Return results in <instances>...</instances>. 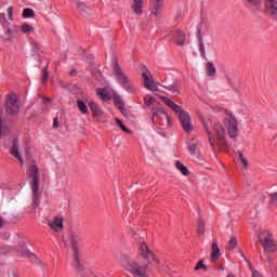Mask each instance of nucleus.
Instances as JSON below:
<instances>
[{"mask_svg": "<svg viewBox=\"0 0 277 277\" xmlns=\"http://www.w3.org/2000/svg\"><path fill=\"white\" fill-rule=\"evenodd\" d=\"M138 254L143 262L133 259L129 255H123L119 261L122 269L133 277H149L150 274V262L155 261V253L148 249L146 242H141L138 247Z\"/></svg>", "mask_w": 277, "mask_h": 277, "instance_id": "f257e3e1", "label": "nucleus"}, {"mask_svg": "<svg viewBox=\"0 0 277 277\" xmlns=\"http://www.w3.org/2000/svg\"><path fill=\"white\" fill-rule=\"evenodd\" d=\"M31 192L32 200L35 207L40 206V168L36 164V161L32 160V163L28 167L27 170Z\"/></svg>", "mask_w": 277, "mask_h": 277, "instance_id": "f03ea898", "label": "nucleus"}, {"mask_svg": "<svg viewBox=\"0 0 277 277\" xmlns=\"http://www.w3.org/2000/svg\"><path fill=\"white\" fill-rule=\"evenodd\" d=\"M4 109L10 116H16L21 111V102L16 93L12 92L5 96Z\"/></svg>", "mask_w": 277, "mask_h": 277, "instance_id": "7ed1b4c3", "label": "nucleus"}, {"mask_svg": "<svg viewBox=\"0 0 277 277\" xmlns=\"http://www.w3.org/2000/svg\"><path fill=\"white\" fill-rule=\"evenodd\" d=\"M260 243H262L265 252L274 253L277 250V241L274 239V235L267 230L260 235Z\"/></svg>", "mask_w": 277, "mask_h": 277, "instance_id": "20e7f679", "label": "nucleus"}, {"mask_svg": "<svg viewBox=\"0 0 277 277\" xmlns=\"http://www.w3.org/2000/svg\"><path fill=\"white\" fill-rule=\"evenodd\" d=\"M115 77L117 81H119L121 85H123L127 92H129L130 94H135V92H137V88L135 87V84H133V82H131V79H129V77H127L124 72L115 71Z\"/></svg>", "mask_w": 277, "mask_h": 277, "instance_id": "39448f33", "label": "nucleus"}, {"mask_svg": "<svg viewBox=\"0 0 277 277\" xmlns=\"http://www.w3.org/2000/svg\"><path fill=\"white\" fill-rule=\"evenodd\" d=\"M214 132L217 140L216 145L223 149L228 148V143H226V130H224V126H222L220 121L214 123Z\"/></svg>", "mask_w": 277, "mask_h": 277, "instance_id": "423d86ee", "label": "nucleus"}, {"mask_svg": "<svg viewBox=\"0 0 277 277\" xmlns=\"http://www.w3.org/2000/svg\"><path fill=\"white\" fill-rule=\"evenodd\" d=\"M142 77L146 90H149L150 92H157L159 90V88L157 87V82L155 81V78L153 77V74H150V71H144L142 74Z\"/></svg>", "mask_w": 277, "mask_h": 277, "instance_id": "0eeeda50", "label": "nucleus"}, {"mask_svg": "<svg viewBox=\"0 0 277 277\" xmlns=\"http://www.w3.org/2000/svg\"><path fill=\"white\" fill-rule=\"evenodd\" d=\"M227 131L229 137L233 140H235V137H239V122H237V119L233 116H229L227 119Z\"/></svg>", "mask_w": 277, "mask_h": 277, "instance_id": "6e6552de", "label": "nucleus"}, {"mask_svg": "<svg viewBox=\"0 0 277 277\" xmlns=\"http://www.w3.org/2000/svg\"><path fill=\"white\" fill-rule=\"evenodd\" d=\"M179 120L182 124L183 131H185V133H192L194 128L192 127V116H189V113L182 111L180 114Z\"/></svg>", "mask_w": 277, "mask_h": 277, "instance_id": "1a4fd4ad", "label": "nucleus"}, {"mask_svg": "<svg viewBox=\"0 0 277 277\" xmlns=\"http://www.w3.org/2000/svg\"><path fill=\"white\" fill-rule=\"evenodd\" d=\"M158 98H160V101H162V103H164V105H167L168 107H170V109H172L173 111H175V114L177 115V117H181V114H183V107H181L180 105L175 104L172 98L163 96V95H159Z\"/></svg>", "mask_w": 277, "mask_h": 277, "instance_id": "9d476101", "label": "nucleus"}, {"mask_svg": "<svg viewBox=\"0 0 277 277\" xmlns=\"http://www.w3.org/2000/svg\"><path fill=\"white\" fill-rule=\"evenodd\" d=\"M151 113L153 116L151 117V122L155 123V116H159V118H161L162 120L164 119L167 121V127H169V129L172 127V119L170 118V116L168 115V113H166V110L161 109V108H151Z\"/></svg>", "mask_w": 277, "mask_h": 277, "instance_id": "9b49d317", "label": "nucleus"}, {"mask_svg": "<svg viewBox=\"0 0 277 277\" xmlns=\"http://www.w3.org/2000/svg\"><path fill=\"white\" fill-rule=\"evenodd\" d=\"M0 23L2 24V27H4V29L6 28V31H4V35H0V38L4 41L12 40V29L8 27V21L5 19L4 13L0 14Z\"/></svg>", "mask_w": 277, "mask_h": 277, "instance_id": "f8f14e48", "label": "nucleus"}, {"mask_svg": "<svg viewBox=\"0 0 277 277\" xmlns=\"http://www.w3.org/2000/svg\"><path fill=\"white\" fill-rule=\"evenodd\" d=\"M48 226H50L54 233H61V230H64V220L55 216L52 221L48 222Z\"/></svg>", "mask_w": 277, "mask_h": 277, "instance_id": "ddd939ff", "label": "nucleus"}, {"mask_svg": "<svg viewBox=\"0 0 277 277\" xmlns=\"http://www.w3.org/2000/svg\"><path fill=\"white\" fill-rule=\"evenodd\" d=\"M69 241L71 243L72 252L75 254V261L79 264V238L75 234L69 235Z\"/></svg>", "mask_w": 277, "mask_h": 277, "instance_id": "4468645a", "label": "nucleus"}, {"mask_svg": "<svg viewBox=\"0 0 277 277\" xmlns=\"http://www.w3.org/2000/svg\"><path fill=\"white\" fill-rule=\"evenodd\" d=\"M164 0H153L151 2V16H159L161 14V11L163 10Z\"/></svg>", "mask_w": 277, "mask_h": 277, "instance_id": "2eb2a0df", "label": "nucleus"}, {"mask_svg": "<svg viewBox=\"0 0 277 277\" xmlns=\"http://www.w3.org/2000/svg\"><path fill=\"white\" fill-rule=\"evenodd\" d=\"M10 153L13 157L18 159L21 166L25 164V161L23 160V156L21 155V151L18 150V140L14 138L12 147L10 149Z\"/></svg>", "mask_w": 277, "mask_h": 277, "instance_id": "dca6fc26", "label": "nucleus"}, {"mask_svg": "<svg viewBox=\"0 0 277 277\" xmlns=\"http://www.w3.org/2000/svg\"><path fill=\"white\" fill-rule=\"evenodd\" d=\"M265 8L268 14L277 21V0H265Z\"/></svg>", "mask_w": 277, "mask_h": 277, "instance_id": "f3484780", "label": "nucleus"}, {"mask_svg": "<svg viewBox=\"0 0 277 277\" xmlns=\"http://www.w3.org/2000/svg\"><path fill=\"white\" fill-rule=\"evenodd\" d=\"M173 40L177 43L179 47H183V44H185L187 41V37L185 36V32L176 30L173 32Z\"/></svg>", "mask_w": 277, "mask_h": 277, "instance_id": "a211bd4d", "label": "nucleus"}, {"mask_svg": "<svg viewBox=\"0 0 277 277\" xmlns=\"http://www.w3.org/2000/svg\"><path fill=\"white\" fill-rule=\"evenodd\" d=\"M74 3H76L77 10L83 14V16H90V8L85 4V2L74 0Z\"/></svg>", "mask_w": 277, "mask_h": 277, "instance_id": "6ab92c4d", "label": "nucleus"}, {"mask_svg": "<svg viewBox=\"0 0 277 277\" xmlns=\"http://www.w3.org/2000/svg\"><path fill=\"white\" fill-rule=\"evenodd\" d=\"M221 252H220V247L217 246V240H213L212 241V253H211V261L212 263H215V261H217V259H220L221 256Z\"/></svg>", "mask_w": 277, "mask_h": 277, "instance_id": "aec40b11", "label": "nucleus"}, {"mask_svg": "<svg viewBox=\"0 0 277 277\" xmlns=\"http://www.w3.org/2000/svg\"><path fill=\"white\" fill-rule=\"evenodd\" d=\"M142 8H144V0H134L133 1L132 10H133L134 14H136L137 16H142V14H143Z\"/></svg>", "mask_w": 277, "mask_h": 277, "instance_id": "412c9836", "label": "nucleus"}, {"mask_svg": "<svg viewBox=\"0 0 277 277\" xmlns=\"http://www.w3.org/2000/svg\"><path fill=\"white\" fill-rule=\"evenodd\" d=\"M203 128L208 134V142L210 143L212 150H215V137H213V133L211 132V129H209V124L203 123Z\"/></svg>", "mask_w": 277, "mask_h": 277, "instance_id": "4be33fe9", "label": "nucleus"}, {"mask_svg": "<svg viewBox=\"0 0 277 277\" xmlns=\"http://www.w3.org/2000/svg\"><path fill=\"white\" fill-rule=\"evenodd\" d=\"M5 135H10V127L0 118V137H5Z\"/></svg>", "mask_w": 277, "mask_h": 277, "instance_id": "5701e85b", "label": "nucleus"}, {"mask_svg": "<svg viewBox=\"0 0 277 277\" xmlns=\"http://www.w3.org/2000/svg\"><path fill=\"white\" fill-rule=\"evenodd\" d=\"M97 96L102 98V101H111V93L107 89H97Z\"/></svg>", "mask_w": 277, "mask_h": 277, "instance_id": "b1692460", "label": "nucleus"}, {"mask_svg": "<svg viewBox=\"0 0 277 277\" xmlns=\"http://www.w3.org/2000/svg\"><path fill=\"white\" fill-rule=\"evenodd\" d=\"M175 167H176V170H179V172L183 174V176H187V174H189V170L181 161L177 160L175 162Z\"/></svg>", "mask_w": 277, "mask_h": 277, "instance_id": "393cba45", "label": "nucleus"}, {"mask_svg": "<svg viewBox=\"0 0 277 277\" xmlns=\"http://www.w3.org/2000/svg\"><path fill=\"white\" fill-rule=\"evenodd\" d=\"M198 49L201 57H205L207 55V52L205 50V42L202 41L201 36H198Z\"/></svg>", "mask_w": 277, "mask_h": 277, "instance_id": "a878e982", "label": "nucleus"}, {"mask_svg": "<svg viewBox=\"0 0 277 277\" xmlns=\"http://www.w3.org/2000/svg\"><path fill=\"white\" fill-rule=\"evenodd\" d=\"M89 107L93 116H98V114H101V110L98 109V105L96 104V102L94 101L89 102Z\"/></svg>", "mask_w": 277, "mask_h": 277, "instance_id": "bb28decb", "label": "nucleus"}, {"mask_svg": "<svg viewBox=\"0 0 277 277\" xmlns=\"http://www.w3.org/2000/svg\"><path fill=\"white\" fill-rule=\"evenodd\" d=\"M77 105L81 114H90V110H88V105H85L83 101L78 100Z\"/></svg>", "mask_w": 277, "mask_h": 277, "instance_id": "cd10ccee", "label": "nucleus"}, {"mask_svg": "<svg viewBox=\"0 0 277 277\" xmlns=\"http://www.w3.org/2000/svg\"><path fill=\"white\" fill-rule=\"evenodd\" d=\"M237 237H232L226 246V250H235L237 248Z\"/></svg>", "mask_w": 277, "mask_h": 277, "instance_id": "c85d7f7f", "label": "nucleus"}, {"mask_svg": "<svg viewBox=\"0 0 277 277\" xmlns=\"http://www.w3.org/2000/svg\"><path fill=\"white\" fill-rule=\"evenodd\" d=\"M268 205L269 209H272L273 207H277V192L269 195Z\"/></svg>", "mask_w": 277, "mask_h": 277, "instance_id": "c756f323", "label": "nucleus"}, {"mask_svg": "<svg viewBox=\"0 0 277 277\" xmlns=\"http://www.w3.org/2000/svg\"><path fill=\"white\" fill-rule=\"evenodd\" d=\"M23 16L24 18H34V16H36V14L34 13V9H29V8L24 9Z\"/></svg>", "mask_w": 277, "mask_h": 277, "instance_id": "7c9ffc66", "label": "nucleus"}, {"mask_svg": "<svg viewBox=\"0 0 277 277\" xmlns=\"http://www.w3.org/2000/svg\"><path fill=\"white\" fill-rule=\"evenodd\" d=\"M188 150H189L190 155H198V144H196V143L189 144Z\"/></svg>", "mask_w": 277, "mask_h": 277, "instance_id": "2f4dec72", "label": "nucleus"}, {"mask_svg": "<svg viewBox=\"0 0 277 277\" xmlns=\"http://www.w3.org/2000/svg\"><path fill=\"white\" fill-rule=\"evenodd\" d=\"M22 31L23 34H31V31H34V26L24 24L22 25Z\"/></svg>", "mask_w": 277, "mask_h": 277, "instance_id": "473e14b6", "label": "nucleus"}, {"mask_svg": "<svg viewBox=\"0 0 277 277\" xmlns=\"http://www.w3.org/2000/svg\"><path fill=\"white\" fill-rule=\"evenodd\" d=\"M153 103H155V97H153L151 95H146L144 97V104L147 106V107H150V105H153Z\"/></svg>", "mask_w": 277, "mask_h": 277, "instance_id": "72a5a7b5", "label": "nucleus"}, {"mask_svg": "<svg viewBox=\"0 0 277 277\" xmlns=\"http://www.w3.org/2000/svg\"><path fill=\"white\" fill-rule=\"evenodd\" d=\"M164 88H166V90H169V92H173L175 94H179L181 92V90H179V85H176V84H171V85H168Z\"/></svg>", "mask_w": 277, "mask_h": 277, "instance_id": "f704fd0d", "label": "nucleus"}, {"mask_svg": "<svg viewBox=\"0 0 277 277\" xmlns=\"http://www.w3.org/2000/svg\"><path fill=\"white\" fill-rule=\"evenodd\" d=\"M238 155H239V159H240L243 168H248V166H249L248 159H246V157H243V151L239 150Z\"/></svg>", "mask_w": 277, "mask_h": 277, "instance_id": "c9c22d12", "label": "nucleus"}, {"mask_svg": "<svg viewBox=\"0 0 277 277\" xmlns=\"http://www.w3.org/2000/svg\"><path fill=\"white\" fill-rule=\"evenodd\" d=\"M116 122L120 127V129L124 131V133H131V130H129V128H127L126 124L122 123V120L116 119Z\"/></svg>", "mask_w": 277, "mask_h": 277, "instance_id": "e433bc0d", "label": "nucleus"}, {"mask_svg": "<svg viewBox=\"0 0 277 277\" xmlns=\"http://www.w3.org/2000/svg\"><path fill=\"white\" fill-rule=\"evenodd\" d=\"M198 269H203V272H207V265H205V261L203 260H200L196 267H195V271L198 272Z\"/></svg>", "mask_w": 277, "mask_h": 277, "instance_id": "4c0bfd02", "label": "nucleus"}, {"mask_svg": "<svg viewBox=\"0 0 277 277\" xmlns=\"http://www.w3.org/2000/svg\"><path fill=\"white\" fill-rule=\"evenodd\" d=\"M197 233L199 235H205V222L198 221Z\"/></svg>", "mask_w": 277, "mask_h": 277, "instance_id": "58836bf2", "label": "nucleus"}, {"mask_svg": "<svg viewBox=\"0 0 277 277\" xmlns=\"http://www.w3.org/2000/svg\"><path fill=\"white\" fill-rule=\"evenodd\" d=\"M34 57H42V52L40 51V47H38V44H35L34 49Z\"/></svg>", "mask_w": 277, "mask_h": 277, "instance_id": "ea45409f", "label": "nucleus"}, {"mask_svg": "<svg viewBox=\"0 0 277 277\" xmlns=\"http://www.w3.org/2000/svg\"><path fill=\"white\" fill-rule=\"evenodd\" d=\"M232 83L234 90H236V92H241V82H239V80H235V82H230Z\"/></svg>", "mask_w": 277, "mask_h": 277, "instance_id": "a19ab883", "label": "nucleus"}, {"mask_svg": "<svg viewBox=\"0 0 277 277\" xmlns=\"http://www.w3.org/2000/svg\"><path fill=\"white\" fill-rule=\"evenodd\" d=\"M23 256H29V259H35V263H40V260H38V258H36V255L29 253V251L25 250L23 251Z\"/></svg>", "mask_w": 277, "mask_h": 277, "instance_id": "79ce46f5", "label": "nucleus"}, {"mask_svg": "<svg viewBox=\"0 0 277 277\" xmlns=\"http://www.w3.org/2000/svg\"><path fill=\"white\" fill-rule=\"evenodd\" d=\"M268 265H269L271 272H274V269H277L276 261H274V259L272 258H268Z\"/></svg>", "mask_w": 277, "mask_h": 277, "instance_id": "37998d69", "label": "nucleus"}, {"mask_svg": "<svg viewBox=\"0 0 277 277\" xmlns=\"http://www.w3.org/2000/svg\"><path fill=\"white\" fill-rule=\"evenodd\" d=\"M47 81H49V71L48 70H44L43 74H42V78H41V83H47Z\"/></svg>", "mask_w": 277, "mask_h": 277, "instance_id": "c03bdc74", "label": "nucleus"}, {"mask_svg": "<svg viewBox=\"0 0 277 277\" xmlns=\"http://www.w3.org/2000/svg\"><path fill=\"white\" fill-rule=\"evenodd\" d=\"M6 12H8L9 21H14V17H12V14L14 12V8L9 6Z\"/></svg>", "mask_w": 277, "mask_h": 277, "instance_id": "a18cd8bd", "label": "nucleus"}, {"mask_svg": "<svg viewBox=\"0 0 277 277\" xmlns=\"http://www.w3.org/2000/svg\"><path fill=\"white\" fill-rule=\"evenodd\" d=\"M115 105L122 111L124 109V103H122L120 100H117Z\"/></svg>", "mask_w": 277, "mask_h": 277, "instance_id": "49530a36", "label": "nucleus"}, {"mask_svg": "<svg viewBox=\"0 0 277 277\" xmlns=\"http://www.w3.org/2000/svg\"><path fill=\"white\" fill-rule=\"evenodd\" d=\"M206 70H215V65H213L211 62H208L206 64Z\"/></svg>", "mask_w": 277, "mask_h": 277, "instance_id": "de8ad7c7", "label": "nucleus"}, {"mask_svg": "<svg viewBox=\"0 0 277 277\" xmlns=\"http://www.w3.org/2000/svg\"><path fill=\"white\" fill-rule=\"evenodd\" d=\"M250 5L256 6L261 5V0H247Z\"/></svg>", "mask_w": 277, "mask_h": 277, "instance_id": "09e8293b", "label": "nucleus"}, {"mask_svg": "<svg viewBox=\"0 0 277 277\" xmlns=\"http://www.w3.org/2000/svg\"><path fill=\"white\" fill-rule=\"evenodd\" d=\"M113 68L114 70H121L120 64H118V61H113Z\"/></svg>", "mask_w": 277, "mask_h": 277, "instance_id": "8fccbe9b", "label": "nucleus"}, {"mask_svg": "<svg viewBox=\"0 0 277 277\" xmlns=\"http://www.w3.org/2000/svg\"><path fill=\"white\" fill-rule=\"evenodd\" d=\"M92 75H93V77H96V79H98V81H102V79H101V77H102L101 71H98V70L93 71Z\"/></svg>", "mask_w": 277, "mask_h": 277, "instance_id": "3c124183", "label": "nucleus"}, {"mask_svg": "<svg viewBox=\"0 0 277 277\" xmlns=\"http://www.w3.org/2000/svg\"><path fill=\"white\" fill-rule=\"evenodd\" d=\"M207 76L213 79L215 77V70H208Z\"/></svg>", "mask_w": 277, "mask_h": 277, "instance_id": "603ef678", "label": "nucleus"}, {"mask_svg": "<svg viewBox=\"0 0 277 277\" xmlns=\"http://www.w3.org/2000/svg\"><path fill=\"white\" fill-rule=\"evenodd\" d=\"M57 127H60V120L57 119V117H55L53 120V128L57 129Z\"/></svg>", "mask_w": 277, "mask_h": 277, "instance_id": "864d4df0", "label": "nucleus"}, {"mask_svg": "<svg viewBox=\"0 0 277 277\" xmlns=\"http://www.w3.org/2000/svg\"><path fill=\"white\" fill-rule=\"evenodd\" d=\"M181 18H183V12L179 11L177 14L175 15V19L181 21Z\"/></svg>", "mask_w": 277, "mask_h": 277, "instance_id": "5fc2aeb1", "label": "nucleus"}, {"mask_svg": "<svg viewBox=\"0 0 277 277\" xmlns=\"http://www.w3.org/2000/svg\"><path fill=\"white\" fill-rule=\"evenodd\" d=\"M252 277H263V276H261L260 272L253 271L252 272Z\"/></svg>", "mask_w": 277, "mask_h": 277, "instance_id": "6e6d98bb", "label": "nucleus"}, {"mask_svg": "<svg viewBox=\"0 0 277 277\" xmlns=\"http://www.w3.org/2000/svg\"><path fill=\"white\" fill-rule=\"evenodd\" d=\"M69 77H77V71L76 70L69 71Z\"/></svg>", "mask_w": 277, "mask_h": 277, "instance_id": "4d7b16f0", "label": "nucleus"}, {"mask_svg": "<svg viewBox=\"0 0 277 277\" xmlns=\"http://www.w3.org/2000/svg\"><path fill=\"white\" fill-rule=\"evenodd\" d=\"M140 70H148V67H146L145 65L141 64L140 65Z\"/></svg>", "mask_w": 277, "mask_h": 277, "instance_id": "13d9d810", "label": "nucleus"}, {"mask_svg": "<svg viewBox=\"0 0 277 277\" xmlns=\"http://www.w3.org/2000/svg\"><path fill=\"white\" fill-rule=\"evenodd\" d=\"M0 228H3V217L0 216Z\"/></svg>", "mask_w": 277, "mask_h": 277, "instance_id": "bf43d9fd", "label": "nucleus"}, {"mask_svg": "<svg viewBox=\"0 0 277 277\" xmlns=\"http://www.w3.org/2000/svg\"><path fill=\"white\" fill-rule=\"evenodd\" d=\"M43 102H44V103H51V100L44 97V98H43Z\"/></svg>", "mask_w": 277, "mask_h": 277, "instance_id": "052dcab7", "label": "nucleus"}, {"mask_svg": "<svg viewBox=\"0 0 277 277\" xmlns=\"http://www.w3.org/2000/svg\"><path fill=\"white\" fill-rule=\"evenodd\" d=\"M226 277H237L235 274L230 273Z\"/></svg>", "mask_w": 277, "mask_h": 277, "instance_id": "680f3d73", "label": "nucleus"}, {"mask_svg": "<svg viewBox=\"0 0 277 277\" xmlns=\"http://www.w3.org/2000/svg\"><path fill=\"white\" fill-rule=\"evenodd\" d=\"M60 83H61L62 88H67L66 84H64L63 81H60Z\"/></svg>", "mask_w": 277, "mask_h": 277, "instance_id": "e2e57ef3", "label": "nucleus"}, {"mask_svg": "<svg viewBox=\"0 0 277 277\" xmlns=\"http://www.w3.org/2000/svg\"><path fill=\"white\" fill-rule=\"evenodd\" d=\"M89 60H94V55H90V56H89Z\"/></svg>", "mask_w": 277, "mask_h": 277, "instance_id": "0e129e2a", "label": "nucleus"}, {"mask_svg": "<svg viewBox=\"0 0 277 277\" xmlns=\"http://www.w3.org/2000/svg\"><path fill=\"white\" fill-rule=\"evenodd\" d=\"M154 258H155V255H154ZM154 261H156V263H157V260H155V259H154V260H151V261H150V263H153Z\"/></svg>", "mask_w": 277, "mask_h": 277, "instance_id": "69168bd1", "label": "nucleus"}]
</instances>
